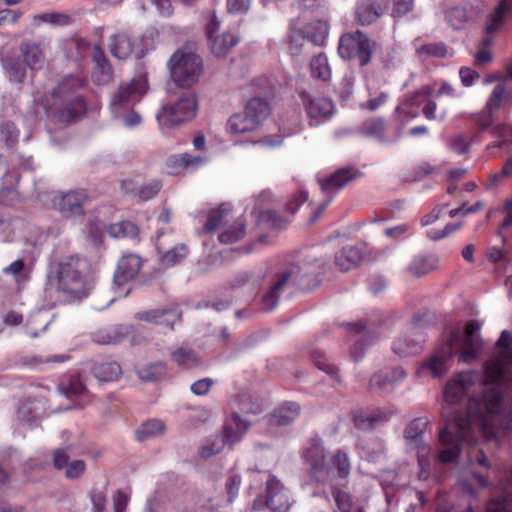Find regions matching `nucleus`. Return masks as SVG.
Listing matches in <instances>:
<instances>
[{
  "label": "nucleus",
  "mask_w": 512,
  "mask_h": 512,
  "mask_svg": "<svg viewBox=\"0 0 512 512\" xmlns=\"http://www.w3.org/2000/svg\"><path fill=\"white\" fill-rule=\"evenodd\" d=\"M512 0H500L497 6L486 16L484 33L495 34L504 25L511 11Z\"/></svg>",
  "instance_id": "cd10ccee"
},
{
  "label": "nucleus",
  "mask_w": 512,
  "mask_h": 512,
  "mask_svg": "<svg viewBox=\"0 0 512 512\" xmlns=\"http://www.w3.org/2000/svg\"><path fill=\"white\" fill-rule=\"evenodd\" d=\"M83 82L74 76L65 77L52 92L51 109L63 122H69L86 111V103L78 91Z\"/></svg>",
  "instance_id": "20e7f679"
},
{
  "label": "nucleus",
  "mask_w": 512,
  "mask_h": 512,
  "mask_svg": "<svg viewBox=\"0 0 512 512\" xmlns=\"http://www.w3.org/2000/svg\"><path fill=\"white\" fill-rule=\"evenodd\" d=\"M256 128L255 120H251L245 111L232 115L227 123V131L233 135L250 132Z\"/></svg>",
  "instance_id": "4c0bfd02"
},
{
  "label": "nucleus",
  "mask_w": 512,
  "mask_h": 512,
  "mask_svg": "<svg viewBox=\"0 0 512 512\" xmlns=\"http://www.w3.org/2000/svg\"><path fill=\"white\" fill-rule=\"evenodd\" d=\"M18 417L31 424L35 422L36 414L34 412V401L26 400L18 408Z\"/></svg>",
  "instance_id": "69168bd1"
},
{
  "label": "nucleus",
  "mask_w": 512,
  "mask_h": 512,
  "mask_svg": "<svg viewBox=\"0 0 512 512\" xmlns=\"http://www.w3.org/2000/svg\"><path fill=\"white\" fill-rule=\"evenodd\" d=\"M300 415V406L296 402H287L275 410L271 417V424L287 426Z\"/></svg>",
  "instance_id": "7c9ffc66"
},
{
  "label": "nucleus",
  "mask_w": 512,
  "mask_h": 512,
  "mask_svg": "<svg viewBox=\"0 0 512 512\" xmlns=\"http://www.w3.org/2000/svg\"><path fill=\"white\" fill-rule=\"evenodd\" d=\"M145 93V81L142 78L121 84L113 93L110 107L113 115H120L121 109H128L139 102Z\"/></svg>",
  "instance_id": "f8f14e48"
},
{
  "label": "nucleus",
  "mask_w": 512,
  "mask_h": 512,
  "mask_svg": "<svg viewBox=\"0 0 512 512\" xmlns=\"http://www.w3.org/2000/svg\"><path fill=\"white\" fill-rule=\"evenodd\" d=\"M392 4V16L402 17L414 9V0H387L386 10Z\"/></svg>",
  "instance_id": "13d9d810"
},
{
  "label": "nucleus",
  "mask_w": 512,
  "mask_h": 512,
  "mask_svg": "<svg viewBox=\"0 0 512 512\" xmlns=\"http://www.w3.org/2000/svg\"><path fill=\"white\" fill-rule=\"evenodd\" d=\"M446 19L454 29H461L468 22V11L465 7H451L446 11Z\"/></svg>",
  "instance_id": "8fccbe9b"
},
{
  "label": "nucleus",
  "mask_w": 512,
  "mask_h": 512,
  "mask_svg": "<svg viewBox=\"0 0 512 512\" xmlns=\"http://www.w3.org/2000/svg\"><path fill=\"white\" fill-rule=\"evenodd\" d=\"M303 459L307 466V484L334 486V470L331 468L324 446L313 440L304 451Z\"/></svg>",
  "instance_id": "0eeeda50"
},
{
  "label": "nucleus",
  "mask_w": 512,
  "mask_h": 512,
  "mask_svg": "<svg viewBox=\"0 0 512 512\" xmlns=\"http://www.w3.org/2000/svg\"><path fill=\"white\" fill-rule=\"evenodd\" d=\"M331 489L337 508L341 512H352V496L347 492L337 488V486H331Z\"/></svg>",
  "instance_id": "4d7b16f0"
},
{
  "label": "nucleus",
  "mask_w": 512,
  "mask_h": 512,
  "mask_svg": "<svg viewBox=\"0 0 512 512\" xmlns=\"http://www.w3.org/2000/svg\"><path fill=\"white\" fill-rule=\"evenodd\" d=\"M170 360L183 369H193L203 363L200 354L187 344L174 347L170 353Z\"/></svg>",
  "instance_id": "393cba45"
},
{
  "label": "nucleus",
  "mask_w": 512,
  "mask_h": 512,
  "mask_svg": "<svg viewBox=\"0 0 512 512\" xmlns=\"http://www.w3.org/2000/svg\"><path fill=\"white\" fill-rule=\"evenodd\" d=\"M156 249L163 266L179 264L188 254L185 244H175L173 236L164 232H159L156 237Z\"/></svg>",
  "instance_id": "4468645a"
},
{
  "label": "nucleus",
  "mask_w": 512,
  "mask_h": 512,
  "mask_svg": "<svg viewBox=\"0 0 512 512\" xmlns=\"http://www.w3.org/2000/svg\"><path fill=\"white\" fill-rule=\"evenodd\" d=\"M90 501L92 504L91 512L105 511L107 498L104 490L93 488L90 492Z\"/></svg>",
  "instance_id": "680f3d73"
},
{
  "label": "nucleus",
  "mask_w": 512,
  "mask_h": 512,
  "mask_svg": "<svg viewBox=\"0 0 512 512\" xmlns=\"http://www.w3.org/2000/svg\"><path fill=\"white\" fill-rule=\"evenodd\" d=\"M197 108L198 101L195 94L183 92L176 100L164 104L156 118L162 128H172L192 120Z\"/></svg>",
  "instance_id": "6e6552de"
},
{
  "label": "nucleus",
  "mask_w": 512,
  "mask_h": 512,
  "mask_svg": "<svg viewBox=\"0 0 512 512\" xmlns=\"http://www.w3.org/2000/svg\"><path fill=\"white\" fill-rule=\"evenodd\" d=\"M142 267V259L136 254L124 255L117 265L114 273V283L122 286L132 280Z\"/></svg>",
  "instance_id": "4be33fe9"
},
{
  "label": "nucleus",
  "mask_w": 512,
  "mask_h": 512,
  "mask_svg": "<svg viewBox=\"0 0 512 512\" xmlns=\"http://www.w3.org/2000/svg\"><path fill=\"white\" fill-rule=\"evenodd\" d=\"M375 43L362 31L345 33L340 37L338 53L345 60H357L361 66L367 65L372 57Z\"/></svg>",
  "instance_id": "1a4fd4ad"
},
{
  "label": "nucleus",
  "mask_w": 512,
  "mask_h": 512,
  "mask_svg": "<svg viewBox=\"0 0 512 512\" xmlns=\"http://www.w3.org/2000/svg\"><path fill=\"white\" fill-rule=\"evenodd\" d=\"M406 372L401 367L383 369L375 373L370 379V389L382 393L390 390L393 385L403 380Z\"/></svg>",
  "instance_id": "5701e85b"
},
{
  "label": "nucleus",
  "mask_w": 512,
  "mask_h": 512,
  "mask_svg": "<svg viewBox=\"0 0 512 512\" xmlns=\"http://www.w3.org/2000/svg\"><path fill=\"white\" fill-rule=\"evenodd\" d=\"M307 115L317 123L328 119L334 111L331 99L303 92L300 94Z\"/></svg>",
  "instance_id": "a211bd4d"
},
{
  "label": "nucleus",
  "mask_w": 512,
  "mask_h": 512,
  "mask_svg": "<svg viewBox=\"0 0 512 512\" xmlns=\"http://www.w3.org/2000/svg\"><path fill=\"white\" fill-rule=\"evenodd\" d=\"M174 166L178 168L196 169L206 163L207 158L202 156H193L189 153L176 155L172 159Z\"/></svg>",
  "instance_id": "864d4df0"
},
{
  "label": "nucleus",
  "mask_w": 512,
  "mask_h": 512,
  "mask_svg": "<svg viewBox=\"0 0 512 512\" xmlns=\"http://www.w3.org/2000/svg\"><path fill=\"white\" fill-rule=\"evenodd\" d=\"M251 0H226V8L230 14H245L250 8Z\"/></svg>",
  "instance_id": "338daca9"
},
{
  "label": "nucleus",
  "mask_w": 512,
  "mask_h": 512,
  "mask_svg": "<svg viewBox=\"0 0 512 512\" xmlns=\"http://www.w3.org/2000/svg\"><path fill=\"white\" fill-rule=\"evenodd\" d=\"M361 260L362 253L354 246H345L335 255V264L343 272L357 267Z\"/></svg>",
  "instance_id": "c756f323"
},
{
  "label": "nucleus",
  "mask_w": 512,
  "mask_h": 512,
  "mask_svg": "<svg viewBox=\"0 0 512 512\" xmlns=\"http://www.w3.org/2000/svg\"><path fill=\"white\" fill-rule=\"evenodd\" d=\"M358 175V171L354 168H341L335 171L330 176L319 179L318 182L321 187V191L326 195V198L318 205V207L313 211L309 223H315L321 214L325 211V209L330 204L333 196L345 187L349 182L356 179Z\"/></svg>",
  "instance_id": "9d476101"
},
{
  "label": "nucleus",
  "mask_w": 512,
  "mask_h": 512,
  "mask_svg": "<svg viewBox=\"0 0 512 512\" xmlns=\"http://www.w3.org/2000/svg\"><path fill=\"white\" fill-rule=\"evenodd\" d=\"M161 189V184L158 181H153L149 184L139 186L138 199L141 201H147L155 197Z\"/></svg>",
  "instance_id": "0e129e2a"
},
{
  "label": "nucleus",
  "mask_w": 512,
  "mask_h": 512,
  "mask_svg": "<svg viewBox=\"0 0 512 512\" xmlns=\"http://www.w3.org/2000/svg\"><path fill=\"white\" fill-rule=\"evenodd\" d=\"M311 359L316 367L327 374L334 375L337 372L336 366L331 363L326 354L319 348H314L310 352Z\"/></svg>",
  "instance_id": "5fc2aeb1"
},
{
  "label": "nucleus",
  "mask_w": 512,
  "mask_h": 512,
  "mask_svg": "<svg viewBox=\"0 0 512 512\" xmlns=\"http://www.w3.org/2000/svg\"><path fill=\"white\" fill-rule=\"evenodd\" d=\"M47 44L42 41L26 40L20 45L25 64L32 70H40L46 62Z\"/></svg>",
  "instance_id": "412c9836"
},
{
  "label": "nucleus",
  "mask_w": 512,
  "mask_h": 512,
  "mask_svg": "<svg viewBox=\"0 0 512 512\" xmlns=\"http://www.w3.org/2000/svg\"><path fill=\"white\" fill-rule=\"evenodd\" d=\"M249 426L250 423L247 420L242 419L237 412H233L231 419L224 426L222 439L232 447L240 441Z\"/></svg>",
  "instance_id": "c85d7f7f"
},
{
  "label": "nucleus",
  "mask_w": 512,
  "mask_h": 512,
  "mask_svg": "<svg viewBox=\"0 0 512 512\" xmlns=\"http://www.w3.org/2000/svg\"><path fill=\"white\" fill-rule=\"evenodd\" d=\"M210 48L216 57L225 56L239 42V38L231 33H223L209 39Z\"/></svg>",
  "instance_id": "c9c22d12"
},
{
  "label": "nucleus",
  "mask_w": 512,
  "mask_h": 512,
  "mask_svg": "<svg viewBox=\"0 0 512 512\" xmlns=\"http://www.w3.org/2000/svg\"><path fill=\"white\" fill-rule=\"evenodd\" d=\"M132 331V326L117 325L108 330L99 331L96 334V341L100 344L111 345L122 342Z\"/></svg>",
  "instance_id": "473e14b6"
},
{
  "label": "nucleus",
  "mask_w": 512,
  "mask_h": 512,
  "mask_svg": "<svg viewBox=\"0 0 512 512\" xmlns=\"http://www.w3.org/2000/svg\"><path fill=\"white\" fill-rule=\"evenodd\" d=\"M19 130L12 121H3L0 124V140L9 148L18 142Z\"/></svg>",
  "instance_id": "3c124183"
},
{
  "label": "nucleus",
  "mask_w": 512,
  "mask_h": 512,
  "mask_svg": "<svg viewBox=\"0 0 512 512\" xmlns=\"http://www.w3.org/2000/svg\"><path fill=\"white\" fill-rule=\"evenodd\" d=\"M509 101V95L507 93L506 84L504 82H499L495 85L492 90L488 100L486 102L487 111H495L498 110Z\"/></svg>",
  "instance_id": "79ce46f5"
},
{
  "label": "nucleus",
  "mask_w": 512,
  "mask_h": 512,
  "mask_svg": "<svg viewBox=\"0 0 512 512\" xmlns=\"http://www.w3.org/2000/svg\"><path fill=\"white\" fill-rule=\"evenodd\" d=\"M391 419V411L386 408L357 410L353 413L354 426L362 431L371 432Z\"/></svg>",
  "instance_id": "f3484780"
},
{
  "label": "nucleus",
  "mask_w": 512,
  "mask_h": 512,
  "mask_svg": "<svg viewBox=\"0 0 512 512\" xmlns=\"http://www.w3.org/2000/svg\"><path fill=\"white\" fill-rule=\"evenodd\" d=\"M107 232L114 238H135L138 235V227L130 221H121L111 224Z\"/></svg>",
  "instance_id": "c03bdc74"
},
{
  "label": "nucleus",
  "mask_w": 512,
  "mask_h": 512,
  "mask_svg": "<svg viewBox=\"0 0 512 512\" xmlns=\"http://www.w3.org/2000/svg\"><path fill=\"white\" fill-rule=\"evenodd\" d=\"M115 118L119 119L121 123L128 128H133L137 125H139L142 121L141 116L134 110L128 108V109H121L120 115H114Z\"/></svg>",
  "instance_id": "e2e57ef3"
},
{
  "label": "nucleus",
  "mask_w": 512,
  "mask_h": 512,
  "mask_svg": "<svg viewBox=\"0 0 512 512\" xmlns=\"http://www.w3.org/2000/svg\"><path fill=\"white\" fill-rule=\"evenodd\" d=\"M420 55L444 58L447 55V48L443 43L423 44L416 49Z\"/></svg>",
  "instance_id": "bf43d9fd"
},
{
  "label": "nucleus",
  "mask_w": 512,
  "mask_h": 512,
  "mask_svg": "<svg viewBox=\"0 0 512 512\" xmlns=\"http://www.w3.org/2000/svg\"><path fill=\"white\" fill-rule=\"evenodd\" d=\"M26 64L19 58L7 57L3 60V67L11 81L21 83L26 76Z\"/></svg>",
  "instance_id": "37998d69"
},
{
  "label": "nucleus",
  "mask_w": 512,
  "mask_h": 512,
  "mask_svg": "<svg viewBox=\"0 0 512 512\" xmlns=\"http://www.w3.org/2000/svg\"><path fill=\"white\" fill-rule=\"evenodd\" d=\"M480 329L477 321L467 323L465 331H451L447 343L438 348L430 359L422 365L419 373H430L433 377L444 375L449 369V361L455 354L459 360L470 363L477 358L480 349V340L476 333Z\"/></svg>",
  "instance_id": "f03ea898"
},
{
  "label": "nucleus",
  "mask_w": 512,
  "mask_h": 512,
  "mask_svg": "<svg viewBox=\"0 0 512 512\" xmlns=\"http://www.w3.org/2000/svg\"><path fill=\"white\" fill-rule=\"evenodd\" d=\"M264 505L274 512H287L290 508L288 490L276 476L270 473L266 479L265 500L262 496H258L253 502L252 509L259 510Z\"/></svg>",
  "instance_id": "9b49d317"
},
{
  "label": "nucleus",
  "mask_w": 512,
  "mask_h": 512,
  "mask_svg": "<svg viewBox=\"0 0 512 512\" xmlns=\"http://www.w3.org/2000/svg\"><path fill=\"white\" fill-rule=\"evenodd\" d=\"M438 258L434 255H418L414 257L408 271L416 277H422L437 268Z\"/></svg>",
  "instance_id": "e433bc0d"
},
{
  "label": "nucleus",
  "mask_w": 512,
  "mask_h": 512,
  "mask_svg": "<svg viewBox=\"0 0 512 512\" xmlns=\"http://www.w3.org/2000/svg\"><path fill=\"white\" fill-rule=\"evenodd\" d=\"M430 421L427 417H417L411 420L403 431L405 445L409 450H427L431 446L426 445L423 441V434L428 427Z\"/></svg>",
  "instance_id": "6ab92c4d"
},
{
  "label": "nucleus",
  "mask_w": 512,
  "mask_h": 512,
  "mask_svg": "<svg viewBox=\"0 0 512 512\" xmlns=\"http://www.w3.org/2000/svg\"><path fill=\"white\" fill-rule=\"evenodd\" d=\"M347 328L349 332H353L356 335L361 334V337L356 341L354 347L351 349V356L355 361H357L363 356V342L367 337L375 338L376 335L372 329L364 325L362 322L348 323Z\"/></svg>",
  "instance_id": "72a5a7b5"
},
{
  "label": "nucleus",
  "mask_w": 512,
  "mask_h": 512,
  "mask_svg": "<svg viewBox=\"0 0 512 512\" xmlns=\"http://www.w3.org/2000/svg\"><path fill=\"white\" fill-rule=\"evenodd\" d=\"M167 66L172 80L181 88L192 87L199 82L204 73L202 58L188 46L175 51Z\"/></svg>",
  "instance_id": "39448f33"
},
{
  "label": "nucleus",
  "mask_w": 512,
  "mask_h": 512,
  "mask_svg": "<svg viewBox=\"0 0 512 512\" xmlns=\"http://www.w3.org/2000/svg\"><path fill=\"white\" fill-rule=\"evenodd\" d=\"M497 353L484 364L483 394L470 398L467 410H456L439 431L442 446L438 460L453 462L464 442L473 441L477 422L487 442L495 447L512 435V336L502 331Z\"/></svg>",
  "instance_id": "f257e3e1"
},
{
  "label": "nucleus",
  "mask_w": 512,
  "mask_h": 512,
  "mask_svg": "<svg viewBox=\"0 0 512 512\" xmlns=\"http://www.w3.org/2000/svg\"><path fill=\"white\" fill-rule=\"evenodd\" d=\"M246 233L245 225L241 221L227 226L219 234V241L223 244H232L241 240Z\"/></svg>",
  "instance_id": "a18cd8bd"
},
{
  "label": "nucleus",
  "mask_w": 512,
  "mask_h": 512,
  "mask_svg": "<svg viewBox=\"0 0 512 512\" xmlns=\"http://www.w3.org/2000/svg\"><path fill=\"white\" fill-rule=\"evenodd\" d=\"M329 462L334 470V486H345L352 468L348 453L339 449L329 458Z\"/></svg>",
  "instance_id": "a878e982"
},
{
  "label": "nucleus",
  "mask_w": 512,
  "mask_h": 512,
  "mask_svg": "<svg viewBox=\"0 0 512 512\" xmlns=\"http://www.w3.org/2000/svg\"><path fill=\"white\" fill-rule=\"evenodd\" d=\"M321 273L319 265L309 261L291 264L285 269L273 274L267 283L262 296V303L267 310L274 309L282 293L289 284L308 288L312 279Z\"/></svg>",
  "instance_id": "7ed1b4c3"
},
{
  "label": "nucleus",
  "mask_w": 512,
  "mask_h": 512,
  "mask_svg": "<svg viewBox=\"0 0 512 512\" xmlns=\"http://www.w3.org/2000/svg\"><path fill=\"white\" fill-rule=\"evenodd\" d=\"M227 216L228 209L225 205H221L217 210L211 211L205 224V230L207 232H214L217 228L226 224Z\"/></svg>",
  "instance_id": "603ef678"
},
{
  "label": "nucleus",
  "mask_w": 512,
  "mask_h": 512,
  "mask_svg": "<svg viewBox=\"0 0 512 512\" xmlns=\"http://www.w3.org/2000/svg\"><path fill=\"white\" fill-rule=\"evenodd\" d=\"M432 89L429 86H424L420 90L416 91L413 95L408 97L400 106L397 107V110H404L405 108L410 107H419L424 105L428 100V96L431 94Z\"/></svg>",
  "instance_id": "6e6d98bb"
},
{
  "label": "nucleus",
  "mask_w": 512,
  "mask_h": 512,
  "mask_svg": "<svg viewBox=\"0 0 512 512\" xmlns=\"http://www.w3.org/2000/svg\"><path fill=\"white\" fill-rule=\"evenodd\" d=\"M90 264L85 258L72 256L58 264L55 280L59 289L77 298L86 296Z\"/></svg>",
  "instance_id": "423d86ee"
},
{
  "label": "nucleus",
  "mask_w": 512,
  "mask_h": 512,
  "mask_svg": "<svg viewBox=\"0 0 512 512\" xmlns=\"http://www.w3.org/2000/svg\"><path fill=\"white\" fill-rule=\"evenodd\" d=\"M387 0H364L356 8V19L361 25H369L382 16Z\"/></svg>",
  "instance_id": "b1692460"
},
{
  "label": "nucleus",
  "mask_w": 512,
  "mask_h": 512,
  "mask_svg": "<svg viewBox=\"0 0 512 512\" xmlns=\"http://www.w3.org/2000/svg\"><path fill=\"white\" fill-rule=\"evenodd\" d=\"M165 431V425L161 420L152 419L143 423L136 431L138 441H146L150 438L160 436Z\"/></svg>",
  "instance_id": "ea45409f"
},
{
  "label": "nucleus",
  "mask_w": 512,
  "mask_h": 512,
  "mask_svg": "<svg viewBox=\"0 0 512 512\" xmlns=\"http://www.w3.org/2000/svg\"><path fill=\"white\" fill-rule=\"evenodd\" d=\"M60 389L67 397L79 396L86 392V383L82 375L71 376L67 382H62Z\"/></svg>",
  "instance_id": "de8ad7c7"
},
{
  "label": "nucleus",
  "mask_w": 512,
  "mask_h": 512,
  "mask_svg": "<svg viewBox=\"0 0 512 512\" xmlns=\"http://www.w3.org/2000/svg\"><path fill=\"white\" fill-rule=\"evenodd\" d=\"M244 111L248 114L251 120H255V125L258 127L260 123L268 117L270 113V106L266 99L254 97L248 101Z\"/></svg>",
  "instance_id": "f704fd0d"
},
{
  "label": "nucleus",
  "mask_w": 512,
  "mask_h": 512,
  "mask_svg": "<svg viewBox=\"0 0 512 512\" xmlns=\"http://www.w3.org/2000/svg\"><path fill=\"white\" fill-rule=\"evenodd\" d=\"M424 341L425 335L421 330L420 325L417 324L416 318H413L410 328V336L398 338L394 341L392 349L399 356H412L422 350V344Z\"/></svg>",
  "instance_id": "dca6fc26"
},
{
  "label": "nucleus",
  "mask_w": 512,
  "mask_h": 512,
  "mask_svg": "<svg viewBox=\"0 0 512 512\" xmlns=\"http://www.w3.org/2000/svg\"><path fill=\"white\" fill-rule=\"evenodd\" d=\"M329 25L327 22L317 20L305 26L302 34L306 40L310 41L316 46H322L328 36Z\"/></svg>",
  "instance_id": "2f4dec72"
},
{
  "label": "nucleus",
  "mask_w": 512,
  "mask_h": 512,
  "mask_svg": "<svg viewBox=\"0 0 512 512\" xmlns=\"http://www.w3.org/2000/svg\"><path fill=\"white\" fill-rule=\"evenodd\" d=\"M181 316L182 312L177 307H169L137 312L135 319L157 325H165L173 329L174 324L180 321Z\"/></svg>",
  "instance_id": "aec40b11"
},
{
  "label": "nucleus",
  "mask_w": 512,
  "mask_h": 512,
  "mask_svg": "<svg viewBox=\"0 0 512 512\" xmlns=\"http://www.w3.org/2000/svg\"><path fill=\"white\" fill-rule=\"evenodd\" d=\"M312 76L327 81L331 76L328 59L325 54L320 53L313 57L310 62Z\"/></svg>",
  "instance_id": "49530a36"
},
{
  "label": "nucleus",
  "mask_w": 512,
  "mask_h": 512,
  "mask_svg": "<svg viewBox=\"0 0 512 512\" xmlns=\"http://www.w3.org/2000/svg\"><path fill=\"white\" fill-rule=\"evenodd\" d=\"M110 52L118 59H127L133 52V43L126 35H116L111 38Z\"/></svg>",
  "instance_id": "58836bf2"
},
{
  "label": "nucleus",
  "mask_w": 512,
  "mask_h": 512,
  "mask_svg": "<svg viewBox=\"0 0 512 512\" xmlns=\"http://www.w3.org/2000/svg\"><path fill=\"white\" fill-rule=\"evenodd\" d=\"M481 380L476 372H463L449 381L444 389V397L448 403H458L469 394L471 388Z\"/></svg>",
  "instance_id": "2eb2a0df"
},
{
  "label": "nucleus",
  "mask_w": 512,
  "mask_h": 512,
  "mask_svg": "<svg viewBox=\"0 0 512 512\" xmlns=\"http://www.w3.org/2000/svg\"><path fill=\"white\" fill-rule=\"evenodd\" d=\"M55 208L65 218H74L84 214V206L89 201L86 190L78 189L67 193L57 192L52 198Z\"/></svg>",
  "instance_id": "ddd939ff"
},
{
  "label": "nucleus",
  "mask_w": 512,
  "mask_h": 512,
  "mask_svg": "<svg viewBox=\"0 0 512 512\" xmlns=\"http://www.w3.org/2000/svg\"><path fill=\"white\" fill-rule=\"evenodd\" d=\"M430 453H431V447L427 448V450L417 451V460H418V465L420 468L418 477L420 480H426L429 477Z\"/></svg>",
  "instance_id": "052dcab7"
},
{
  "label": "nucleus",
  "mask_w": 512,
  "mask_h": 512,
  "mask_svg": "<svg viewBox=\"0 0 512 512\" xmlns=\"http://www.w3.org/2000/svg\"><path fill=\"white\" fill-rule=\"evenodd\" d=\"M240 410L244 413L258 414L261 412V405L253 401L251 396L243 395L239 398Z\"/></svg>",
  "instance_id": "774afa93"
},
{
  "label": "nucleus",
  "mask_w": 512,
  "mask_h": 512,
  "mask_svg": "<svg viewBox=\"0 0 512 512\" xmlns=\"http://www.w3.org/2000/svg\"><path fill=\"white\" fill-rule=\"evenodd\" d=\"M87 370L99 382H112L119 379L122 374L121 366L115 362L92 361L87 364Z\"/></svg>",
  "instance_id": "bb28decb"
},
{
  "label": "nucleus",
  "mask_w": 512,
  "mask_h": 512,
  "mask_svg": "<svg viewBox=\"0 0 512 512\" xmlns=\"http://www.w3.org/2000/svg\"><path fill=\"white\" fill-rule=\"evenodd\" d=\"M166 366L162 362L145 365L137 370L139 378L143 381H157L165 375Z\"/></svg>",
  "instance_id": "09e8293b"
},
{
  "label": "nucleus",
  "mask_w": 512,
  "mask_h": 512,
  "mask_svg": "<svg viewBox=\"0 0 512 512\" xmlns=\"http://www.w3.org/2000/svg\"><path fill=\"white\" fill-rule=\"evenodd\" d=\"M385 121L380 118L366 120L361 126V133L365 136L375 138L380 142H387L385 137Z\"/></svg>",
  "instance_id": "a19ab883"
}]
</instances>
